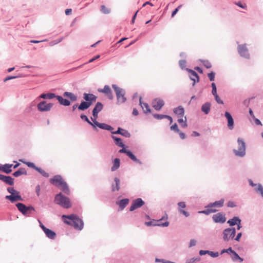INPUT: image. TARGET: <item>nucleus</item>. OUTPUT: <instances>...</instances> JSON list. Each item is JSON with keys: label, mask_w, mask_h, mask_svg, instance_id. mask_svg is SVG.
Wrapping results in <instances>:
<instances>
[{"label": "nucleus", "mask_w": 263, "mask_h": 263, "mask_svg": "<svg viewBox=\"0 0 263 263\" xmlns=\"http://www.w3.org/2000/svg\"><path fill=\"white\" fill-rule=\"evenodd\" d=\"M62 219L65 223L73 226L76 229L81 230L83 228L84 224L83 221L76 215H64L62 216Z\"/></svg>", "instance_id": "f257e3e1"}, {"label": "nucleus", "mask_w": 263, "mask_h": 263, "mask_svg": "<svg viewBox=\"0 0 263 263\" xmlns=\"http://www.w3.org/2000/svg\"><path fill=\"white\" fill-rule=\"evenodd\" d=\"M50 182L60 188L66 194H69V190L67 183L60 175H55L50 179Z\"/></svg>", "instance_id": "f03ea898"}, {"label": "nucleus", "mask_w": 263, "mask_h": 263, "mask_svg": "<svg viewBox=\"0 0 263 263\" xmlns=\"http://www.w3.org/2000/svg\"><path fill=\"white\" fill-rule=\"evenodd\" d=\"M54 202L55 203L65 209H69L71 207L70 199L68 197L63 195L61 193L57 194L55 196Z\"/></svg>", "instance_id": "7ed1b4c3"}, {"label": "nucleus", "mask_w": 263, "mask_h": 263, "mask_svg": "<svg viewBox=\"0 0 263 263\" xmlns=\"http://www.w3.org/2000/svg\"><path fill=\"white\" fill-rule=\"evenodd\" d=\"M7 191L11 194L10 195H7L5 198L10 200L11 202H14L17 201H23L20 192L15 190L14 187H9L7 188Z\"/></svg>", "instance_id": "20e7f679"}, {"label": "nucleus", "mask_w": 263, "mask_h": 263, "mask_svg": "<svg viewBox=\"0 0 263 263\" xmlns=\"http://www.w3.org/2000/svg\"><path fill=\"white\" fill-rule=\"evenodd\" d=\"M112 87L115 91L118 102L120 103H124L126 100V98L124 97V91L115 84L112 85Z\"/></svg>", "instance_id": "39448f33"}, {"label": "nucleus", "mask_w": 263, "mask_h": 263, "mask_svg": "<svg viewBox=\"0 0 263 263\" xmlns=\"http://www.w3.org/2000/svg\"><path fill=\"white\" fill-rule=\"evenodd\" d=\"M237 142L238 144V150L234 149V152L236 156L239 157H243L245 155V143L243 141V140L240 138L238 139Z\"/></svg>", "instance_id": "423d86ee"}, {"label": "nucleus", "mask_w": 263, "mask_h": 263, "mask_svg": "<svg viewBox=\"0 0 263 263\" xmlns=\"http://www.w3.org/2000/svg\"><path fill=\"white\" fill-rule=\"evenodd\" d=\"M18 211L21 212L24 215L31 213V211H35V209L32 206H26L22 203H17L16 204Z\"/></svg>", "instance_id": "0eeeda50"}, {"label": "nucleus", "mask_w": 263, "mask_h": 263, "mask_svg": "<svg viewBox=\"0 0 263 263\" xmlns=\"http://www.w3.org/2000/svg\"><path fill=\"white\" fill-rule=\"evenodd\" d=\"M235 233V228L226 229L223 232V239L225 241H228L234 238Z\"/></svg>", "instance_id": "6e6552de"}, {"label": "nucleus", "mask_w": 263, "mask_h": 263, "mask_svg": "<svg viewBox=\"0 0 263 263\" xmlns=\"http://www.w3.org/2000/svg\"><path fill=\"white\" fill-rule=\"evenodd\" d=\"M38 221L40 223V226L42 228V229L43 230L44 233H45L47 237L48 238L53 239L55 238L56 236V234L53 231L46 228L41 222V221L40 220H38Z\"/></svg>", "instance_id": "1a4fd4ad"}, {"label": "nucleus", "mask_w": 263, "mask_h": 263, "mask_svg": "<svg viewBox=\"0 0 263 263\" xmlns=\"http://www.w3.org/2000/svg\"><path fill=\"white\" fill-rule=\"evenodd\" d=\"M53 106V104L47 103L46 101H42L37 104V109L40 111H49Z\"/></svg>", "instance_id": "9d476101"}, {"label": "nucleus", "mask_w": 263, "mask_h": 263, "mask_svg": "<svg viewBox=\"0 0 263 263\" xmlns=\"http://www.w3.org/2000/svg\"><path fill=\"white\" fill-rule=\"evenodd\" d=\"M238 51L239 54L243 57L246 58H249L250 57V54L248 52V49L247 47V45L242 44L239 45L238 46Z\"/></svg>", "instance_id": "9b49d317"}, {"label": "nucleus", "mask_w": 263, "mask_h": 263, "mask_svg": "<svg viewBox=\"0 0 263 263\" xmlns=\"http://www.w3.org/2000/svg\"><path fill=\"white\" fill-rule=\"evenodd\" d=\"M144 202L142 200L141 198H137L133 200L130 207L129 210L130 211H133L141 207L144 205Z\"/></svg>", "instance_id": "f8f14e48"}, {"label": "nucleus", "mask_w": 263, "mask_h": 263, "mask_svg": "<svg viewBox=\"0 0 263 263\" xmlns=\"http://www.w3.org/2000/svg\"><path fill=\"white\" fill-rule=\"evenodd\" d=\"M212 219L216 223H223L226 221L225 215L222 213H218L213 215Z\"/></svg>", "instance_id": "ddd939ff"}, {"label": "nucleus", "mask_w": 263, "mask_h": 263, "mask_svg": "<svg viewBox=\"0 0 263 263\" xmlns=\"http://www.w3.org/2000/svg\"><path fill=\"white\" fill-rule=\"evenodd\" d=\"M164 105L163 100L161 99H155L152 102V106L156 110H159Z\"/></svg>", "instance_id": "4468645a"}, {"label": "nucleus", "mask_w": 263, "mask_h": 263, "mask_svg": "<svg viewBox=\"0 0 263 263\" xmlns=\"http://www.w3.org/2000/svg\"><path fill=\"white\" fill-rule=\"evenodd\" d=\"M83 98L86 101L85 102L90 103V105L95 103L97 100V97L92 93H84Z\"/></svg>", "instance_id": "2eb2a0df"}, {"label": "nucleus", "mask_w": 263, "mask_h": 263, "mask_svg": "<svg viewBox=\"0 0 263 263\" xmlns=\"http://www.w3.org/2000/svg\"><path fill=\"white\" fill-rule=\"evenodd\" d=\"M119 153H125L133 161L137 162L140 164H142V162L139 160L137 159L134 155H133L130 151L125 149L124 147L119 150Z\"/></svg>", "instance_id": "dca6fc26"}, {"label": "nucleus", "mask_w": 263, "mask_h": 263, "mask_svg": "<svg viewBox=\"0 0 263 263\" xmlns=\"http://www.w3.org/2000/svg\"><path fill=\"white\" fill-rule=\"evenodd\" d=\"M98 91L100 92L105 93L110 100H112L114 98L111 90L108 85H105L103 89H98Z\"/></svg>", "instance_id": "f3484780"}, {"label": "nucleus", "mask_w": 263, "mask_h": 263, "mask_svg": "<svg viewBox=\"0 0 263 263\" xmlns=\"http://www.w3.org/2000/svg\"><path fill=\"white\" fill-rule=\"evenodd\" d=\"M0 180L10 185H12L14 184V179L10 176H6L0 174Z\"/></svg>", "instance_id": "a211bd4d"}, {"label": "nucleus", "mask_w": 263, "mask_h": 263, "mask_svg": "<svg viewBox=\"0 0 263 263\" xmlns=\"http://www.w3.org/2000/svg\"><path fill=\"white\" fill-rule=\"evenodd\" d=\"M103 109V105L101 102H97L92 110L93 117L98 118V113Z\"/></svg>", "instance_id": "6ab92c4d"}, {"label": "nucleus", "mask_w": 263, "mask_h": 263, "mask_svg": "<svg viewBox=\"0 0 263 263\" xmlns=\"http://www.w3.org/2000/svg\"><path fill=\"white\" fill-rule=\"evenodd\" d=\"M225 117L227 118L228 120V126L230 129H232L233 128V125H234V120L233 119L231 115V114L226 111L225 112Z\"/></svg>", "instance_id": "aec40b11"}, {"label": "nucleus", "mask_w": 263, "mask_h": 263, "mask_svg": "<svg viewBox=\"0 0 263 263\" xmlns=\"http://www.w3.org/2000/svg\"><path fill=\"white\" fill-rule=\"evenodd\" d=\"M188 72L190 79L194 81L193 85H194L196 82L199 81V77L197 73L193 70L189 69Z\"/></svg>", "instance_id": "412c9836"}, {"label": "nucleus", "mask_w": 263, "mask_h": 263, "mask_svg": "<svg viewBox=\"0 0 263 263\" xmlns=\"http://www.w3.org/2000/svg\"><path fill=\"white\" fill-rule=\"evenodd\" d=\"M13 166L12 164H6L0 166V171L9 174L12 172L11 167Z\"/></svg>", "instance_id": "4be33fe9"}, {"label": "nucleus", "mask_w": 263, "mask_h": 263, "mask_svg": "<svg viewBox=\"0 0 263 263\" xmlns=\"http://www.w3.org/2000/svg\"><path fill=\"white\" fill-rule=\"evenodd\" d=\"M111 133L115 134H120L127 138H129L130 136V133L127 130L120 127H119L117 131L111 132Z\"/></svg>", "instance_id": "5701e85b"}, {"label": "nucleus", "mask_w": 263, "mask_h": 263, "mask_svg": "<svg viewBox=\"0 0 263 263\" xmlns=\"http://www.w3.org/2000/svg\"><path fill=\"white\" fill-rule=\"evenodd\" d=\"M140 105L143 110L144 113L147 114L151 112V110L148 104L142 101V98H140Z\"/></svg>", "instance_id": "b1692460"}, {"label": "nucleus", "mask_w": 263, "mask_h": 263, "mask_svg": "<svg viewBox=\"0 0 263 263\" xmlns=\"http://www.w3.org/2000/svg\"><path fill=\"white\" fill-rule=\"evenodd\" d=\"M174 112L176 114L178 117H183L184 110L182 107L178 106L174 109Z\"/></svg>", "instance_id": "393cba45"}, {"label": "nucleus", "mask_w": 263, "mask_h": 263, "mask_svg": "<svg viewBox=\"0 0 263 263\" xmlns=\"http://www.w3.org/2000/svg\"><path fill=\"white\" fill-rule=\"evenodd\" d=\"M128 203L129 199L127 198L123 199L119 202H117V204L119 205L121 210H123Z\"/></svg>", "instance_id": "a878e982"}, {"label": "nucleus", "mask_w": 263, "mask_h": 263, "mask_svg": "<svg viewBox=\"0 0 263 263\" xmlns=\"http://www.w3.org/2000/svg\"><path fill=\"white\" fill-rule=\"evenodd\" d=\"M56 98L61 105L64 106H69L70 104V102L68 100L64 99L61 96H57Z\"/></svg>", "instance_id": "bb28decb"}, {"label": "nucleus", "mask_w": 263, "mask_h": 263, "mask_svg": "<svg viewBox=\"0 0 263 263\" xmlns=\"http://www.w3.org/2000/svg\"><path fill=\"white\" fill-rule=\"evenodd\" d=\"M27 171L25 168H20L17 171L15 172L13 175L15 177H18L20 176H21L22 175H27Z\"/></svg>", "instance_id": "cd10ccee"}, {"label": "nucleus", "mask_w": 263, "mask_h": 263, "mask_svg": "<svg viewBox=\"0 0 263 263\" xmlns=\"http://www.w3.org/2000/svg\"><path fill=\"white\" fill-rule=\"evenodd\" d=\"M211 109V104L209 102H206L203 104L201 107V110L205 114L209 113Z\"/></svg>", "instance_id": "c85d7f7f"}, {"label": "nucleus", "mask_w": 263, "mask_h": 263, "mask_svg": "<svg viewBox=\"0 0 263 263\" xmlns=\"http://www.w3.org/2000/svg\"><path fill=\"white\" fill-rule=\"evenodd\" d=\"M90 106V103L85 101H82L78 107L80 110H84L88 108Z\"/></svg>", "instance_id": "c756f323"}, {"label": "nucleus", "mask_w": 263, "mask_h": 263, "mask_svg": "<svg viewBox=\"0 0 263 263\" xmlns=\"http://www.w3.org/2000/svg\"><path fill=\"white\" fill-rule=\"evenodd\" d=\"M120 165V160L119 158H116L115 159L114 162H113V165L111 167V171H115L117 170L119 167Z\"/></svg>", "instance_id": "7c9ffc66"}, {"label": "nucleus", "mask_w": 263, "mask_h": 263, "mask_svg": "<svg viewBox=\"0 0 263 263\" xmlns=\"http://www.w3.org/2000/svg\"><path fill=\"white\" fill-rule=\"evenodd\" d=\"M224 202L223 199H221L220 200L215 201L213 203H211L209 205L211 208H220L223 206Z\"/></svg>", "instance_id": "2f4dec72"}, {"label": "nucleus", "mask_w": 263, "mask_h": 263, "mask_svg": "<svg viewBox=\"0 0 263 263\" xmlns=\"http://www.w3.org/2000/svg\"><path fill=\"white\" fill-rule=\"evenodd\" d=\"M240 222H241L240 219L237 217H234L233 218L231 219L228 221V223L231 226H233L237 224L238 222L240 223Z\"/></svg>", "instance_id": "473e14b6"}, {"label": "nucleus", "mask_w": 263, "mask_h": 263, "mask_svg": "<svg viewBox=\"0 0 263 263\" xmlns=\"http://www.w3.org/2000/svg\"><path fill=\"white\" fill-rule=\"evenodd\" d=\"M63 95L64 97L69 98L72 101H76L77 99V96L72 92H65Z\"/></svg>", "instance_id": "72a5a7b5"}, {"label": "nucleus", "mask_w": 263, "mask_h": 263, "mask_svg": "<svg viewBox=\"0 0 263 263\" xmlns=\"http://www.w3.org/2000/svg\"><path fill=\"white\" fill-rule=\"evenodd\" d=\"M57 96L53 93H43L40 96V98L42 99H52L54 98H56Z\"/></svg>", "instance_id": "f704fd0d"}, {"label": "nucleus", "mask_w": 263, "mask_h": 263, "mask_svg": "<svg viewBox=\"0 0 263 263\" xmlns=\"http://www.w3.org/2000/svg\"><path fill=\"white\" fill-rule=\"evenodd\" d=\"M217 210H212V208L210 206V205L209 204L208 206L206 207V209L202 211H200V213H203L206 215H208L212 213L216 212Z\"/></svg>", "instance_id": "c9c22d12"}, {"label": "nucleus", "mask_w": 263, "mask_h": 263, "mask_svg": "<svg viewBox=\"0 0 263 263\" xmlns=\"http://www.w3.org/2000/svg\"><path fill=\"white\" fill-rule=\"evenodd\" d=\"M116 182V185H112V191H119L120 189V180L119 178L116 177L114 179Z\"/></svg>", "instance_id": "e433bc0d"}, {"label": "nucleus", "mask_w": 263, "mask_h": 263, "mask_svg": "<svg viewBox=\"0 0 263 263\" xmlns=\"http://www.w3.org/2000/svg\"><path fill=\"white\" fill-rule=\"evenodd\" d=\"M112 138L114 140L116 145L121 147H124V144L122 143V140L120 138H117L114 136H112Z\"/></svg>", "instance_id": "4c0bfd02"}, {"label": "nucleus", "mask_w": 263, "mask_h": 263, "mask_svg": "<svg viewBox=\"0 0 263 263\" xmlns=\"http://www.w3.org/2000/svg\"><path fill=\"white\" fill-rule=\"evenodd\" d=\"M98 127L101 129L107 130L112 132V130H113V127H112L111 126L107 125L105 123H100L98 125Z\"/></svg>", "instance_id": "58836bf2"}, {"label": "nucleus", "mask_w": 263, "mask_h": 263, "mask_svg": "<svg viewBox=\"0 0 263 263\" xmlns=\"http://www.w3.org/2000/svg\"><path fill=\"white\" fill-rule=\"evenodd\" d=\"M232 254L231 258L233 261L239 260L240 262L243 261V259L241 258L236 252L234 251Z\"/></svg>", "instance_id": "ea45409f"}, {"label": "nucleus", "mask_w": 263, "mask_h": 263, "mask_svg": "<svg viewBox=\"0 0 263 263\" xmlns=\"http://www.w3.org/2000/svg\"><path fill=\"white\" fill-rule=\"evenodd\" d=\"M180 118L178 120V122L180 124H182L181 126L183 127H187V123H186V117H184V119H183V117H179Z\"/></svg>", "instance_id": "a19ab883"}, {"label": "nucleus", "mask_w": 263, "mask_h": 263, "mask_svg": "<svg viewBox=\"0 0 263 263\" xmlns=\"http://www.w3.org/2000/svg\"><path fill=\"white\" fill-rule=\"evenodd\" d=\"M35 170L39 172L43 176L46 178L49 177L48 173H47L45 171L42 169L41 168L37 167Z\"/></svg>", "instance_id": "79ce46f5"}, {"label": "nucleus", "mask_w": 263, "mask_h": 263, "mask_svg": "<svg viewBox=\"0 0 263 263\" xmlns=\"http://www.w3.org/2000/svg\"><path fill=\"white\" fill-rule=\"evenodd\" d=\"M200 61L203 64L205 67L206 68H210L212 67V64L211 62L208 60H200Z\"/></svg>", "instance_id": "37998d69"}, {"label": "nucleus", "mask_w": 263, "mask_h": 263, "mask_svg": "<svg viewBox=\"0 0 263 263\" xmlns=\"http://www.w3.org/2000/svg\"><path fill=\"white\" fill-rule=\"evenodd\" d=\"M101 11L104 14H108L110 12V10L106 8L105 5H102L101 6Z\"/></svg>", "instance_id": "c03bdc74"}, {"label": "nucleus", "mask_w": 263, "mask_h": 263, "mask_svg": "<svg viewBox=\"0 0 263 263\" xmlns=\"http://www.w3.org/2000/svg\"><path fill=\"white\" fill-rule=\"evenodd\" d=\"M81 118L82 119H83L85 121H86L89 124H90L91 125H94V124H92V122L90 121V120L88 119V118H87V117L86 116L82 115L81 116Z\"/></svg>", "instance_id": "a18cd8bd"}, {"label": "nucleus", "mask_w": 263, "mask_h": 263, "mask_svg": "<svg viewBox=\"0 0 263 263\" xmlns=\"http://www.w3.org/2000/svg\"><path fill=\"white\" fill-rule=\"evenodd\" d=\"M28 167H31V168H32L33 169H34L35 170H36V168H37V167L35 165V164L32 163V162H24Z\"/></svg>", "instance_id": "49530a36"}, {"label": "nucleus", "mask_w": 263, "mask_h": 263, "mask_svg": "<svg viewBox=\"0 0 263 263\" xmlns=\"http://www.w3.org/2000/svg\"><path fill=\"white\" fill-rule=\"evenodd\" d=\"M154 117L158 120H161L162 119L165 118L166 115H159V114H154L153 115Z\"/></svg>", "instance_id": "de8ad7c7"}, {"label": "nucleus", "mask_w": 263, "mask_h": 263, "mask_svg": "<svg viewBox=\"0 0 263 263\" xmlns=\"http://www.w3.org/2000/svg\"><path fill=\"white\" fill-rule=\"evenodd\" d=\"M234 251L232 250V248L230 247V248H229L227 249H223L221 251V254H222L224 253H233Z\"/></svg>", "instance_id": "09e8293b"}, {"label": "nucleus", "mask_w": 263, "mask_h": 263, "mask_svg": "<svg viewBox=\"0 0 263 263\" xmlns=\"http://www.w3.org/2000/svg\"><path fill=\"white\" fill-rule=\"evenodd\" d=\"M97 118H95L94 117L91 118V120L93 121L92 124H94V125L92 126L94 127H96V126L98 127V125L100 124L97 121Z\"/></svg>", "instance_id": "8fccbe9b"}, {"label": "nucleus", "mask_w": 263, "mask_h": 263, "mask_svg": "<svg viewBox=\"0 0 263 263\" xmlns=\"http://www.w3.org/2000/svg\"><path fill=\"white\" fill-rule=\"evenodd\" d=\"M215 75V73L213 71L208 73V76L211 81H213L214 80Z\"/></svg>", "instance_id": "3c124183"}, {"label": "nucleus", "mask_w": 263, "mask_h": 263, "mask_svg": "<svg viewBox=\"0 0 263 263\" xmlns=\"http://www.w3.org/2000/svg\"><path fill=\"white\" fill-rule=\"evenodd\" d=\"M212 87V93L213 95V96L217 95V89H216V86L214 83H212L211 84Z\"/></svg>", "instance_id": "603ef678"}, {"label": "nucleus", "mask_w": 263, "mask_h": 263, "mask_svg": "<svg viewBox=\"0 0 263 263\" xmlns=\"http://www.w3.org/2000/svg\"><path fill=\"white\" fill-rule=\"evenodd\" d=\"M235 4L238 6V7L242 8L243 9H246L247 8V5L246 4H242V3L240 2H235Z\"/></svg>", "instance_id": "864d4df0"}, {"label": "nucleus", "mask_w": 263, "mask_h": 263, "mask_svg": "<svg viewBox=\"0 0 263 263\" xmlns=\"http://www.w3.org/2000/svg\"><path fill=\"white\" fill-rule=\"evenodd\" d=\"M209 255H210L211 257H217L219 255V253L218 252H212V251H209V253L208 254Z\"/></svg>", "instance_id": "5fc2aeb1"}, {"label": "nucleus", "mask_w": 263, "mask_h": 263, "mask_svg": "<svg viewBox=\"0 0 263 263\" xmlns=\"http://www.w3.org/2000/svg\"><path fill=\"white\" fill-rule=\"evenodd\" d=\"M171 130H174L177 133L179 132V129L178 128L177 125L175 123L171 127Z\"/></svg>", "instance_id": "6e6d98bb"}, {"label": "nucleus", "mask_w": 263, "mask_h": 263, "mask_svg": "<svg viewBox=\"0 0 263 263\" xmlns=\"http://www.w3.org/2000/svg\"><path fill=\"white\" fill-rule=\"evenodd\" d=\"M216 102L219 104H223V101L220 99L218 95H215L214 96Z\"/></svg>", "instance_id": "4d7b16f0"}, {"label": "nucleus", "mask_w": 263, "mask_h": 263, "mask_svg": "<svg viewBox=\"0 0 263 263\" xmlns=\"http://www.w3.org/2000/svg\"><path fill=\"white\" fill-rule=\"evenodd\" d=\"M178 205L179 206V210L181 209H183L186 207V205L184 202H180L178 203Z\"/></svg>", "instance_id": "13d9d810"}, {"label": "nucleus", "mask_w": 263, "mask_h": 263, "mask_svg": "<svg viewBox=\"0 0 263 263\" xmlns=\"http://www.w3.org/2000/svg\"><path fill=\"white\" fill-rule=\"evenodd\" d=\"M182 7V5L179 6L176 9L174 10V11L172 13V17H173L175 14L178 12L179 9Z\"/></svg>", "instance_id": "bf43d9fd"}, {"label": "nucleus", "mask_w": 263, "mask_h": 263, "mask_svg": "<svg viewBox=\"0 0 263 263\" xmlns=\"http://www.w3.org/2000/svg\"><path fill=\"white\" fill-rule=\"evenodd\" d=\"M186 61L185 60H181L179 61V65L181 68L185 66Z\"/></svg>", "instance_id": "052dcab7"}, {"label": "nucleus", "mask_w": 263, "mask_h": 263, "mask_svg": "<svg viewBox=\"0 0 263 263\" xmlns=\"http://www.w3.org/2000/svg\"><path fill=\"white\" fill-rule=\"evenodd\" d=\"M258 191H260V194L263 197V187L261 184H259L258 186Z\"/></svg>", "instance_id": "680f3d73"}, {"label": "nucleus", "mask_w": 263, "mask_h": 263, "mask_svg": "<svg viewBox=\"0 0 263 263\" xmlns=\"http://www.w3.org/2000/svg\"><path fill=\"white\" fill-rule=\"evenodd\" d=\"M196 241L195 239H192L190 241L189 247H191L193 246H195L196 245Z\"/></svg>", "instance_id": "e2e57ef3"}, {"label": "nucleus", "mask_w": 263, "mask_h": 263, "mask_svg": "<svg viewBox=\"0 0 263 263\" xmlns=\"http://www.w3.org/2000/svg\"><path fill=\"white\" fill-rule=\"evenodd\" d=\"M179 211L181 213L183 214L185 217H188L189 216V214L184 210H183L182 209H179Z\"/></svg>", "instance_id": "0e129e2a"}, {"label": "nucleus", "mask_w": 263, "mask_h": 263, "mask_svg": "<svg viewBox=\"0 0 263 263\" xmlns=\"http://www.w3.org/2000/svg\"><path fill=\"white\" fill-rule=\"evenodd\" d=\"M169 224V222L168 221H166L164 223H158V224H155L154 225H158V226H161L163 227H167Z\"/></svg>", "instance_id": "69168bd1"}, {"label": "nucleus", "mask_w": 263, "mask_h": 263, "mask_svg": "<svg viewBox=\"0 0 263 263\" xmlns=\"http://www.w3.org/2000/svg\"><path fill=\"white\" fill-rule=\"evenodd\" d=\"M209 251H205V250H200L199 251V254L200 255H205L206 254H209Z\"/></svg>", "instance_id": "338daca9"}, {"label": "nucleus", "mask_w": 263, "mask_h": 263, "mask_svg": "<svg viewBox=\"0 0 263 263\" xmlns=\"http://www.w3.org/2000/svg\"><path fill=\"white\" fill-rule=\"evenodd\" d=\"M227 205L229 207L233 208L235 206V203L232 201H229L227 203Z\"/></svg>", "instance_id": "774afa93"}]
</instances>
